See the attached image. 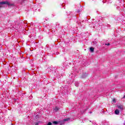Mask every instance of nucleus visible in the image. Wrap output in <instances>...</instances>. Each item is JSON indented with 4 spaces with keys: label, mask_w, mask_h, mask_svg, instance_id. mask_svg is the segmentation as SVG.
Masks as SVG:
<instances>
[{
    "label": "nucleus",
    "mask_w": 125,
    "mask_h": 125,
    "mask_svg": "<svg viewBox=\"0 0 125 125\" xmlns=\"http://www.w3.org/2000/svg\"><path fill=\"white\" fill-rule=\"evenodd\" d=\"M2 4H7L8 6H12V5H13V4L10 3V2L8 1H0V5Z\"/></svg>",
    "instance_id": "obj_1"
},
{
    "label": "nucleus",
    "mask_w": 125,
    "mask_h": 125,
    "mask_svg": "<svg viewBox=\"0 0 125 125\" xmlns=\"http://www.w3.org/2000/svg\"><path fill=\"white\" fill-rule=\"evenodd\" d=\"M113 102H116V99H113Z\"/></svg>",
    "instance_id": "obj_10"
},
{
    "label": "nucleus",
    "mask_w": 125,
    "mask_h": 125,
    "mask_svg": "<svg viewBox=\"0 0 125 125\" xmlns=\"http://www.w3.org/2000/svg\"><path fill=\"white\" fill-rule=\"evenodd\" d=\"M64 122H67V121H70V118H67L63 120Z\"/></svg>",
    "instance_id": "obj_6"
},
{
    "label": "nucleus",
    "mask_w": 125,
    "mask_h": 125,
    "mask_svg": "<svg viewBox=\"0 0 125 125\" xmlns=\"http://www.w3.org/2000/svg\"><path fill=\"white\" fill-rule=\"evenodd\" d=\"M52 125V124L51 122H49L48 123V125Z\"/></svg>",
    "instance_id": "obj_8"
},
{
    "label": "nucleus",
    "mask_w": 125,
    "mask_h": 125,
    "mask_svg": "<svg viewBox=\"0 0 125 125\" xmlns=\"http://www.w3.org/2000/svg\"><path fill=\"white\" fill-rule=\"evenodd\" d=\"M90 51L91 52H94V48L90 47Z\"/></svg>",
    "instance_id": "obj_5"
},
{
    "label": "nucleus",
    "mask_w": 125,
    "mask_h": 125,
    "mask_svg": "<svg viewBox=\"0 0 125 125\" xmlns=\"http://www.w3.org/2000/svg\"><path fill=\"white\" fill-rule=\"evenodd\" d=\"M90 113H91L92 112H90Z\"/></svg>",
    "instance_id": "obj_13"
},
{
    "label": "nucleus",
    "mask_w": 125,
    "mask_h": 125,
    "mask_svg": "<svg viewBox=\"0 0 125 125\" xmlns=\"http://www.w3.org/2000/svg\"><path fill=\"white\" fill-rule=\"evenodd\" d=\"M115 114L116 115H119L120 114V110L119 109H116L115 111Z\"/></svg>",
    "instance_id": "obj_3"
},
{
    "label": "nucleus",
    "mask_w": 125,
    "mask_h": 125,
    "mask_svg": "<svg viewBox=\"0 0 125 125\" xmlns=\"http://www.w3.org/2000/svg\"><path fill=\"white\" fill-rule=\"evenodd\" d=\"M110 44V43H105V45H109Z\"/></svg>",
    "instance_id": "obj_9"
},
{
    "label": "nucleus",
    "mask_w": 125,
    "mask_h": 125,
    "mask_svg": "<svg viewBox=\"0 0 125 125\" xmlns=\"http://www.w3.org/2000/svg\"><path fill=\"white\" fill-rule=\"evenodd\" d=\"M123 98H125V96H124L123 97Z\"/></svg>",
    "instance_id": "obj_11"
},
{
    "label": "nucleus",
    "mask_w": 125,
    "mask_h": 125,
    "mask_svg": "<svg viewBox=\"0 0 125 125\" xmlns=\"http://www.w3.org/2000/svg\"><path fill=\"white\" fill-rule=\"evenodd\" d=\"M76 85V86H78V85Z\"/></svg>",
    "instance_id": "obj_12"
},
{
    "label": "nucleus",
    "mask_w": 125,
    "mask_h": 125,
    "mask_svg": "<svg viewBox=\"0 0 125 125\" xmlns=\"http://www.w3.org/2000/svg\"><path fill=\"white\" fill-rule=\"evenodd\" d=\"M117 107H118V109H119V110H120V111H123V110H124V109H125V108L124 107V105H117Z\"/></svg>",
    "instance_id": "obj_2"
},
{
    "label": "nucleus",
    "mask_w": 125,
    "mask_h": 125,
    "mask_svg": "<svg viewBox=\"0 0 125 125\" xmlns=\"http://www.w3.org/2000/svg\"><path fill=\"white\" fill-rule=\"evenodd\" d=\"M53 123L54 124V125H58V122H57V121H54L53 122Z\"/></svg>",
    "instance_id": "obj_7"
},
{
    "label": "nucleus",
    "mask_w": 125,
    "mask_h": 125,
    "mask_svg": "<svg viewBox=\"0 0 125 125\" xmlns=\"http://www.w3.org/2000/svg\"><path fill=\"white\" fill-rule=\"evenodd\" d=\"M58 110H59V107L56 106L54 109V110L55 111V112H57V111H58Z\"/></svg>",
    "instance_id": "obj_4"
}]
</instances>
